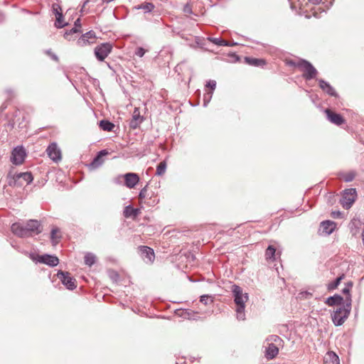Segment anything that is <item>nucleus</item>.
I'll list each match as a JSON object with an SVG mask.
<instances>
[{
    "label": "nucleus",
    "mask_w": 364,
    "mask_h": 364,
    "mask_svg": "<svg viewBox=\"0 0 364 364\" xmlns=\"http://www.w3.org/2000/svg\"><path fill=\"white\" fill-rule=\"evenodd\" d=\"M12 232L19 237H28L38 235L43 231V226L37 220H29L25 225L15 223L11 225Z\"/></svg>",
    "instance_id": "nucleus-1"
},
{
    "label": "nucleus",
    "mask_w": 364,
    "mask_h": 364,
    "mask_svg": "<svg viewBox=\"0 0 364 364\" xmlns=\"http://www.w3.org/2000/svg\"><path fill=\"white\" fill-rule=\"evenodd\" d=\"M232 293L234 301L237 306V318L240 321H244L245 319V304L249 299L248 294L247 293H244L242 289L236 284L232 286Z\"/></svg>",
    "instance_id": "nucleus-2"
},
{
    "label": "nucleus",
    "mask_w": 364,
    "mask_h": 364,
    "mask_svg": "<svg viewBox=\"0 0 364 364\" xmlns=\"http://www.w3.org/2000/svg\"><path fill=\"white\" fill-rule=\"evenodd\" d=\"M351 310V299L348 298L347 302L338 307L332 315V321L335 326L342 325L348 317Z\"/></svg>",
    "instance_id": "nucleus-3"
},
{
    "label": "nucleus",
    "mask_w": 364,
    "mask_h": 364,
    "mask_svg": "<svg viewBox=\"0 0 364 364\" xmlns=\"http://www.w3.org/2000/svg\"><path fill=\"white\" fill-rule=\"evenodd\" d=\"M33 180L31 172H21L15 173L9 179V185L10 186L21 187L24 184H29Z\"/></svg>",
    "instance_id": "nucleus-4"
},
{
    "label": "nucleus",
    "mask_w": 364,
    "mask_h": 364,
    "mask_svg": "<svg viewBox=\"0 0 364 364\" xmlns=\"http://www.w3.org/2000/svg\"><path fill=\"white\" fill-rule=\"evenodd\" d=\"M303 72V77L306 80H309L316 77L317 75L316 69L309 61L300 60L297 63H294Z\"/></svg>",
    "instance_id": "nucleus-5"
},
{
    "label": "nucleus",
    "mask_w": 364,
    "mask_h": 364,
    "mask_svg": "<svg viewBox=\"0 0 364 364\" xmlns=\"http://www.w3.org/2000/svg\"><path fill=\"white\" fill-rule=\"evenodd\" d=\"M357 197L355 188H348L343 191L340 203L345 209H349Z\"/></svg>",
    "instance_id": "nucleus-6"
},
{
    "label": "nucleus",
    "mask_w": 364,
    "mask_h": 364,
    "mask_svg": "<svg viewBox=\"0 0 364 364\" xmlns=\"http://www.w3.org/2000/svg\"><path fill=\"white\" fill-rule=\"evenodd\" d=\"M112 50V45L109 43H103L95 48V55L100 61H103Z\"/></svg>",
    "instance_id": "nucleus-7"
},
{
    "label": "nucleus",
    "mask_w": 364,
    "mask_h": 364,
    "mask_svg": "<svg viewBox=\"0 0 364 364\" xmlns=\"http://www.w3.org/2000/svg\"><path fill=\"white\" fill-rule=\"evenodd\" d=\"M57 276L67 289L73 290L76 288V280L70 276L69 272L60 271L58 272Z\"/></svg>",
    "instance_id": "nucleus-8"
},
{
    "label": "nucleus",
    "mask_w": 364,
    "mask_h": 364,
    "mask_svg": "<svg viewBox=\"0 0 364 364\" xmlns=\"http://www.w3.org/2000/svg\"><path fill=\"white\" fill-rule=\"evenodd\" d=\"M26 157V151L23 146L14 148L11 153V161L15 165L21 164Z\"/></svg>",
    "instance_id": "nucleus-9"
},
{
    "label": "nucleus",
    "mask_w": 364,
    "mask_h": 364,
    "mask_svg": "<svg viewBox=\"0 0 364 364\" xmlns=\"http://www.w3.org/2000/svg\"><path fill=\"white\" fill-rule=\"evenodd\" d=\"M46 152L50 159L55 162L61 160V151L56 143H51L47 148Z\"/></svg>",
    "instance_id": "nucleus-10"
},
{
    "label": "nucleus",
    "mask_w": 364,
    "mask_h": 364,
    "mask_svg": "<svg viewBox=\"0 0 364 364\" xmlns=\"http://www.w3.org/2000/svg\"><path fill=\"white\" fill-rule=\"evenodd\" d=\"M107 154L108 151L106 149L100 151L92 162L88 165L90 169L94 170L100 167L104 163V159H102L103 156H105Z\"/></svg>",
    "instance_id": "nucleus-11"
},
{
    "label": "nucleus",
    "mask_w": 364,
    "mask_h": 364,
    "mask_svg": "<svg viewBox=\"0 0 364 364\" xmlns=\"http://www.w3.org/2000/svg\"><path fill=\"white\" fill-rule=\"evenodd\" d=\"M123 177L124 178V184L129 188H133L139 181V177L135 173H127Z\"/></svg>",
    "instance_id": "nucleus-12"
},
{
    "label": "nucleus",
    "mask_w": 364,
    "mask_h": 364,
    "mask_svg": "<svg viewBox=\"0 0 364 364\" xmlns=\"http://www.w3.org/2000/svg\"><path fill=\"white\" fill-rule=\"evenodd\" d=\"M144 119V117L140 114L139 109L137 107L134 108L132 118L129 122L130 127L134 129H136L143 122Z\"/></svg>",
    "instance_id": "nucleus-13"
},
{
    "label": "nucleus",
    "mask_w": 364,
    "mask_h": 364,
    "mask_svg": "<svg viewBox=\"0 0 364 364\" xmlns=\"http://www.w3.org/2000/svg\"><path fill=\"white\" fill-rule=\"evenodd\" d=\"M38 261L41 263L46 264L50 267H55L59 263L57 257L50 255H43L38 257Z\"/></svg>",
    "instance_id": "nucleus-14"
},
{
    "label": "nucleus",
    "mask_w": 364,
    "mask_h": 364,
    "mask_svg": "<svg viewBox=\"0 0 364 364\" xmlns=\"http://www.w3.org/2000/svg\"><path fill=\"white\" fill-rule=\"evenodd\" d=\"M325 112L326 114L327 119L331 123H333L336 125H338V126L341 125L342 124L344 123L345 120L341 114L333 112L332 111H331L328 109H326L325 110Z\"/></svg>",
    "instance_id": "nucleus-15"
},
{
    "label": "nucleus",
    "mask_w": 364,
    "mask_h": 364,
    "mask_svg": "<svg viewBox=\"0 0 364 364\" xmlns=\"http://www.w3.org/2000/svg\"><path fill=\"white\" fill-rule=\"evenodd\" d=\"M336 227V223L331 220H325L321 223L320 231L322 233L329 235L331 234Z\"/></svg>",
    "instance_id": "nucleus-16"
},
{
    "label": "nucleus",
    "mask_w": 364,
    "mask_h": 364,
    "mask_svg": "<svg viewBox=\"0 0 364 364\" xmlns=\"http://www.w3.org/2000/svg\"><path fill=\"white\" fill-rule=\"evenodd\" d=\"M279 345L267 343V346L266 347L265 350V357L267 359H273L275 358L279 353Z\"/></svg>",
    "instance_id": "nucleus-17"
},
{
    "label": "nucleus",
    "mask_w": 364,
    "mask_h": 364,
    "mask_svg": "<svg viewBox=\"0 0 364 364\" xmlns=\"http://www.w3.org/2000/svg\"><path fill=\"white\" fill-rule=\"evenodd\" d=\"M95 38V33L92 31H88L86 33L82 35L79 38L77 43L80 46H85L87 43H92Z\"/></svg>",
    "instance_id": "nucleus-18"
},
{
    "label": "nucleus",
    "mask_w": 364,
    "mask_h": 364,
    "mask_svg": "<svg viewBox=\"0 0 364 364\" xmlns=\"http://www.w3.org/2000/svg\"><path fill=\"white\" fill-rule=\"evenodd\" d=\"M318 82H319V87H321V89L323 91L326 92L328 95H329L331 96H333V97L337 96V93H336V90L328 82H326L322 79H319Z\"/></svg>",
    "instance_id": "nucleus-19"
},
{
    "label": "nucleus",
    "mask_w": 364,
    "mask_h": 364,
    "mask_svg": "<svg viewBox=\"0 0 364 364\" xmlns=\"http://www.w3.org/2000/svg\"><path fill=\"white\" fill-rule=\"evenodd\" d=\"M139 248L141 256L147 259L146 262H152L155 257L153 249L147 246H141Z\"/></svg>",
    "instance_id": "nucleus-20"
},
{
    "label": "nucleus",
    "mask_w": 364,
    "mask_h": 364,
    "mask_svg": "<svg viewBox=\"0 0 364 364\" xmlns=\"http://www.w3.org/2000/svg\"><path fill=\"white\" fill-rule=\"evenodd\" d=\"M343 301V298L339 294H334L332 296H329L326 299L325 303L329 306H333L335 305H341Z\"/></svg>",
    "instance_id": "nucleus-21"
},
{
    "label": "nucleus",
    "mask_w": 364,
    "mask_h": 364,
    "mask_svg": "<svg viewBox=\"0 0 364 364\" xmlns=\"http://www.w3.org/2000/svg\"><path fill=\"white\" fill-rule=\"evenodd\" d=\"M208 41L219 46H233L237 45L236 43H230L228 41L223 40L220 38H213V37H209L208 38Z\"/></svg>",
    "instance_id": "nucleus-22"
},
{
    "label": "nucleus",
    "mask_w": 364,
    "mask_h": 364,
    "mask_svg": "<svg viewBox=\"0 0 364 364\" xmlns=\"http://www.w3.org/2000/svg\"><path fill=\"white\" fill-rule=\"evenodd\" d=\"M245 61L247 64L255 66V67H260L263 66L266 64V62L263 59L254 58L250 57H245Z\"/></svg>",
    "instance_id": "nucleus-23"
},
{
    "label": "nucleus",
    "mask_w": 364,
    "mask_h": 364,
    "mask_svg": "<svg viewBox=\"0 0 364 364\" xmlns=\"http://www.w3.org/2000/svg\"><path fill=\"white\" fill-rule=\"evenodd\" d=\"M139 213V209L134 208L132 205L125 207L123 214L125 218L136 217Z\"/></svg>",
    "instance_id": "nucleus-24"
},
{
    "label": "nucleus",
    "mask_w": 364,
    "mask_h": 364,
    "mask_svg": "<svg viewBox=\"0 0 364 364\" xmlns=\"http://www.w3.org/2000/svg\"><path fill=\"white\" fill-rule=\"evenodd\" d=\"M325 363L326 364H340L338 356L333 351L327 353Z\"/></svg>",
    "instance_id": "nucleus-25"
},
{
    "label": "nucleus",
    "mask_w": 364,
    "mask_h": 364,
    "mask_svg": "<svg viewBox=\"0 0 364 364\" xmlns=\"http://www.w3.org/2000/svg\"><path fill=\"white\" fill-rule=\"evenodd\" d=\"M61 235H60V229L57 227L52 228L50 232V240L53 245H56L59 242Z\"/></svg>",
    "instance_id": "nucleus-26"
},
{
    "label": "nucleus",
    "mask_w": 364,
    "mask_h": 364,
    "mask_svg": "<svg viewBox=\"0 0 364 364\" xmlns=\"http://www.w3.org/2000/svg\"><path fill=\"white\" fill-rule=\"evenodd\" d=\"M155 8V6L150 2H145L144 4H141L134 6V9L136 10L142 9L144 13H150Z\"/></svg>",
    "instance_id": "nucleus-27"
},
{
    "label": "nucleus",
    "mask_w": 364,
    "mask_h": 364,
    "mask_svg": "<svg viewBox=\"0 0 364 364\" xmlns=\"http://www.w3.org/2000/svg\"><path fill=\"white\" fill-rule=\"evenodd\" d=\"M345 274H342L341 276L337 277L333 282H330L327 285V289L328 291H333L336 289L338 286L340 284L341 282L344 279Z\"/></svg>",
    "instance_id": "nucleus-28"
},
{
    "label": "nucleus",
    "mask_w": 364,
    "mask_h": 364,
    "mask_svg": "<svg viewBox=\"0 0 364 364\" xmlns=\"http://www.w3.org/2000/svg\"><path fill=\"white\" fill-rule=\"evenodd\" d=\"M276 249L272 245H269L265 251V257L267 259H275Z\"/></svg>",
    "instance_id": "nucleus-29"
},
{
    "label": "nucleus",
    "mask_w": 364,
    "mask_h": 364,
    "mask_svg": "<svg viewBox=\"0 0 364 364\" xmlns=\"http://www.w3.org/2000/svg\"><path fill=\"white\" fill-rule=\"evenodd\" d=\"M100 127L102 129L109 132L113 129L114 125L109 121L103 119L100 122Z\"/></svg>",
    "instance_id": "nucleus-30"
},
{
    "label": "nucleus",
    "mask_w": 364,
    "mask_h": 364,
    "mask_svg": "<svg viewBox=\"0 0 364 364\" xmlns=\"http://www.w3.org/2000/svg\"><path fill=\"white\" fill-rule=\"evenodd\" d=\"M96 257L92 253H87L85 256V264L89 267L93 265L95 262Z\"/></svg>",
    "instance_id": "nucleus-31"
},
{
    "label": "nucleus",
    "mask_w": 364,
    "mask_h": 364,
    "mask_svg": "<svg viewBox=\"0 0 364 364\" xmlns=\"http://www.w3.org/2000/svg\"><path fill=\"white\" fill-rule=\"evenodd\" d=\"M166 170V163L165 161H163L157 165L156 175L162 176L165 173Z\"/></svg>",
    "instance_id": "nucleus-32"
},
{
    "label": "nucleus",
    "mask_w": 364,
    "mask_h": 364,
    "mask_svg": "<svg viewBox=\"0 0 364 364\" xmlns=\"http://www.w3.org/2000/svg\"><path fill=\"white\" fill-rule=\"evenodd\" d=\"M266 341L280 346L282 343V339L277 335H271L267 338Z\"/></svg>",
    "instance_id": "nucleus-33"
},
{
    "label": "nucleus",
    "mask_w": 364,
    "mask_h": 364,
    "mask_svg": "<svg viewBox=\"0 0 364 364\" xmlns=\"http://www.w3.org/2000/svg\"><path fill=\"white\" fill-rule=\"evenodd\" d=\"M355 173L354 171H350L342 174L343 179L346 182L352 181L355 178Z\"/></svg>",
    "instance_id": "nucleus-34"
},
{
    "label": "nucleus",
    "mask_w": 364,
    "mask_h": 364,
    "mask_svg": "<svg viewBox=\"0 0 364 364\" xmlns=\"http://www.w3.org/2000/svg\"><path fill=\"white\" fill-rule=\"evenodd\" d=\"M56 16V21H55V25L57 28H63L64 27L66 23H63V14H58V16Z\"/></svg>",
    "instance_id": "nucleus-35"
},
{
    "label": "nucleus",
    "mask_w": 364,
    "mask_h": 364,
    "mask_svg": "<svg viewBox=\"0 0 364 364\" xmlns=\"http://www.w3.org/2000/svg\"><path fill=\"white\" fill-rule=\"evenodd\" d=\"M200 301L205 305H208V303H213V300L211 299V296L208 294H204L200 296Z\"/></svg>",
    "instance_id": "nucleus-36"
},
{
    "label": "nucleus",
    "mask_w": 364,
    "mask_h": 364,
    "mask_svg": "<svg viewBox=\"0 0 364 364\" xmlns=\"http://www.w3.org/2000/svg\"><path fill=\"white\" fill-rule=\"evenodd\" d=\"M213 92H207L204 95V99H203V106L206 107L208 104L209 103L210 99L212 98Z\"/></svg>",
    "instance_id": "nucleus-37"
},
{
    "label": "nucleus",
    "mask_w": 364,
    "mask_h": 364,
    "mask_svg": "<svg viewBox=\"0 0 364 364\" xmlns=\"http://www.w3.org/2000/svg\"><path fill=\"white\" fill-rule=\"evenodd\" d=\"M53 12L55 16H58V14H63L60 11L61 8L58 4H53L52 6Z\"/></svg>",
    "instance_id": "nucleus-38"
},
{
    "label": "nucleus",
    "mask_w": 364,
    "mask_h": 364,
    "mask_svg": "<svg viewBox=\"0 0 364 364\" xmlns=\"http://www.w3.org/2000/svg\"><path fill=\"white\" fill-rule=\"evenodd\" d=\"M147 186L148 185H146L139 192V197L141 200L145 198L146 196Z\"/></svg>",
    "instance_id": "nucleus-39"
},
{
    "label": "nucleus",
    "mask_w": 364,
    "mask_h": 364,
    "mask_svg": "<svg viewBox=\"0 0 364 364\" xmlns=\"http://www.w3.org/2000/svg\"><path fill=\"white\" fill-rule=\"evenodd\" d=\"M206 87H210L211 89V92H213V91L215 89L216 87V82L215 80H209L208 82H207L206 83Z\"/></svg>",
    "instance_id": "nucleus-40"
},
{
    "label": "nucleus",
    "mask_w": 364,
    "mask_h": 364,
    "mask_svg": "<svg viewBox=\"0 0 364 364\" xmlns=\"http://www.w3.org/2000/svg\"><path fill=\"white\" fill-rule=\"evenodd\" d=\"M145 53H146V50H145L143 48H141V47H140V48H138L136 49V52H135V54H136L137 56H139V57L141 58V57H143V56L144 55Z\"/></svg>",
    "instance_id": "nucleus-41"
},
{
    "label": "nucleus",
    "mask_w": 364,
    "mask_h": 364,
    "mask_svg": "<svg viewBox=\"0 0 364 364\" xmlns=\"http://www.w3.org/2000/svg\"><path fill=\"white\" fill-rule=\"evenodd\" d=\"M351 289H350V287H345L343 290H342V292L344 294H346L347 296H346V303L347 302V300H348V298L350 296V298L351 299V296H350V291Z\"/></svg>",
    "instance_id": "nucleus-42"
},
{
    "label": "nucleus",
    "mask_w": 364,
    "mask_h": 364,
    "mask_svg": "<svg viewBox=\"0 0 364 364\" xmlns=\"http://www.w3.org/2000/svg\"><path fill=\"white\" fill-rule=\"evenodd\" d=\"M183 11L186 14H192V9L188 4H186L183 7Z\"/></svg>",
    "instance_id": "nucleus-43"
},
{
    "label": "nucleus",
    "mask_w": 364,
    "mask_h": 364,
    "mask_svg": "<svg viewBox=\"0 0 364 364\" xmlns=\"http://www.w3.org/2000/svg\"><path fill=\"white\" fill-rule=\"evenodd\" d=\"M342 213L340 211H333L331 215L334 218H338L341 216Z\"/></svg>",
    "instance_id": "nucleus-44"
},
{
    "label": "nucleus",
    "mask_w": 364,
    "mask_h": 364,
    "mask_svg": "<svg viewBox=\"0 0 364 364\" xmlns=\"http://www.w3.org/2000/svg\"><path fill=\"white\" fill-rule=\"evenodd\" d=\"M78 32V29L77 28V27H74L70 31L69 33H65V36H66L67 35H69V34H71V33H77Z\"/></svg>",
    "instance_id": "nucleus-45"
},
{
    "label": "nucleus",
    "mask_w": 364,
    "mask_h": 364,
    "mask_svg": "<svg viewBox=\"0 0 364 364\" xmlns=\"http://www.w3.org/2000/svg\"><path fill=\"white\" fill-rule=\"evenodd\" d=\"M75 26L77 28L81 27L80 18H77L74 23Z\"/></svg>",
    "instance_id": "nucleus-46"
},
{
    "label": "nucleus",
    "mask_w": 364,
    "mask_h": 364,
    "mask_svg": "<svg viewBox=\"0 0 364 364\" xmlns=\"http://www.w3.org/2000/svg\"><path fill=\"white\" fill-rule=\"evenodd\" d=\"M309 2L312 3L313 4H318L321 0H309Z\"/></svg>",
    "instance_id": "nucleus-47"
},
{
    "label": "nucleus",
    "mask_w": 364,
    "mask_h": 364,
    "mask_svg": "<svg viewBox=\"0 0 364 364\" xmlns=\"http://www.w3.org/2000/svg\"><path fill=\"white\" fill-rule=\"evenodd\" d=\"M50 57H51V58H52V59H53L54 60H55V61H58V56H57L55 54L52 53V54H51V55H50Z\"/></svg>",
    "instance_id": "nucleus-48"
},
{
    "label": "nucleus",
    "mask_w": 364,
    "mask_h": 364,
    "mask_svg": "<svg viewBox=\"0 0 364 364\" xmlns=\"http://www.w3.org/2000/svg\"><path fill=\"white\" fill-rule=\"evenodd\" d=\"M346 287H350V289H351L353 287V282H349L346 283Z\"/></svg>",
    "instance_id": "nucleus-49"
},
{
    "label": "nucleus",
    "mask_w": 364,
    "mask_h": 364,
    "mask_svg": "<svg viewBox=\"0 0 364 364\" xmlns=\"http://www.w3.org/2000/svg\"><path fill=\"white\" fill-rule=\"evenodd\" d=\"M362 237H363V245H364V229H363V233H362Z\"/></svg>",
    "instance_id": "nucleus-50"
},
{
    "label": "nucleus",
    "mask_w": 364,
    "mask_h": 364,
    "mask_svg": "<svg viewBox=\"0 0 364 364\" xmlns=\"http://www.w3.org/2000/svg\"><path fill=\"white\" fill-rule=\"evenodd\" d=\"M47 53H48V55H51V54H52V53H51V52H50V50H48V51H47Z\"/></svg>",
    "instance_id": "nucleus-51"
}]
</instances>
